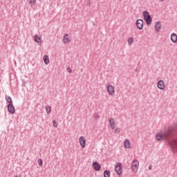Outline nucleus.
<instances>
[{"label": "nucleus", "instance_id": "obj_22", "mask_svg": "<svg viewBox=\"0 0 177 177\" xmlns=\"http://www.w3.org/2000/svg\"><path fill=\"white\" fill-rule=\"evenodd\" d=\"M128 44L129 45V46H131V45H132V44H133V37H129Z\"/></svg>", "mask_w": 177, "mask_h": 177}, {"label": "nucleus", "instance_id": "obj_12", "mask_svg": "<svg viewBox=\"0 0 177 177\" xmlns=\"http://www.w3.org/2000/svg\"><path fill=\"white\" fill-rule=\"evenodd\" d=\"M8 111H9V113H10V114H15L16 111V110L15 109V106L12 104L8 105Z\"/></svg>", "mask_w": 177, "mask_h": 177}, {"label": "nucleus", "instance_id": "obj_5", "mask_svg": "<svg viewBox=\"0 0 177 177\" xmlns=\"http://www.w3.org/2000/svg\"><path fill=\"white\" fill-rule=\"evenodd\" d=\"M106 91L111 96H113V95H115V87L114 86L109 84L106 87Z\"/></svg>", "mask_w": 177, "mask_h": 177}, {"label": "nucleus", "instance_id": "obj_30", "mask_svg": "<svg viewBox=\"0 0 177 177\" xmlns=\"http://www.w3.org/2000/svg\"><path fill=\"white\" fill-rule=\"evenodd\" d=\"M160 2H164L165 0H159Z\"/></svg>", "mask_w": 177, "mask_h": 177}, {"label": "nucleus", "instance_id": "obj_21", "mask_svg": "<svg viewBox=\"0 0 177 177\" xmlns=\"http://www.w3.org/2000/svg\"><path fill=\"white\" fill-rule=\"evenodd\" d=\"M29 3L30 6H35V3H37V0H29Z\"/></svg>", "mask_w": 177, "mask_h": 177}, {"label": "nucleus", "instance_id": "obj_17", "mask_svg": "<svg viewBox=\"0 0 177 177\" xmlns=\"http://www.w3.org/2000/svg\"><path fill=\"white\" fill-rule=\"evenodd\" d=\"M171 40L172 42H176L177 41V35L175 33H172L171 35Z\"/></svg>", "mask_w": 177, "mask_h": 177}, {"label": "nucleus", "instance_id": "obj_26", "mask_svg": "<svg viewBox=\"0 0 177 177\" xmlns=\"http://www.w3.org/2000/svg\"><path fill=\"white\" fill-rule=\"evenodd\" d=\"M100 118V116H99V114L96 113L94 115L95 120H99Z\"/></svg>", "mask_w": 177, "mask_h": 177}, {"label": "nucleus", "instance_id": "obj_3", "mask_svg": "<svg viewBox=\"0 0 177 177\" xmlns=\"http://www.w3.org/2000/svg\"><path fill=\"white\" fill-rule=\"evenodd\" d=\"M139 169V161L138 160H133L131 163V171L133 172H138Z\"/></svg>", "mask_w": 177, "mask_h": 177}, {"label": "nucleus", "instance_id": "obj_8", "mask_svg": "<svg viewBox=\"0 0 177 177\" xmlns=\"http://www.w3.org/2000/svg\"><path fill=\"white\" fill-rule=\"evenodd\" d=\"M157 87L158 89H160V91H164V89H165V84L164 83V81L159 80L157 84Z\"/></svg>", "mask_w": 177, "mask_h": 177}, {"label": "nucleus", "instance_id": "obj_1", "mask_svg": "<svg viewBox=\"0 0 177 177\" xmlns=\"http://www.w3.org/2000/svg\"><path fill=\"white\" fill-rule=\"evenodd\" d=\"M172 128L169 127L165 132H160L156 133V138L158 140H167V139H169V136H171V133L173 132Z\"/></svg>", "mask_w": 177, "mask_h": 177}, {"label": "nucleus", "instance_id": "obj_19", "mask_svg": "<svg viewBox=\"0 0 177 177\" xmlns=\"http://www.w3.org/2000/svg\"><path fill=\"white\" fill-rule=\"evenodd\" d=\"M46 111L47 114H50V113H52V108L50 107V106L47 105L46 106Z\"/></svg>", "mask_w": 177, "mask_h": 177}, {"label": "nucleus", "instance_id": "obj_16", "mask_svg": "<svg viewBox=\"0 0 177 177\" xmlns=\"http://www.w3.org/2000/svg\"><path fill=\"white\" fill-rule=\"evenodd\" d=\"M155 30L157 32H158V31H160V30H161V23H160V22L155 23Z\"/></svg>", "mask_w": 177, "mask_h": 177}, {"label": "nucleus", "instance_id": "obj_23", "mask_svg": "<svg viewBox=\"0 0 177 177\" xmlns=\"http://www.w3.org/2000/svg\"><path fill=\"white\" fill-rule=\"evenodd\" d=\"M104 177H110V171L109 170H106L104 172Z\"/></svg>", "mask_w": 177, "mask_h": 177}, {"label": "nucleus", "instance_id": "obj_20", "mask_svg": "<svg viewBox=\"0 0 177 177\" xmlns=\"http://www.w3.org/2000/svg\"><path fill=\"white\" fill-rule=\"evenodd\" d=\"M6 102H8V103H10V104H12V103H13V102L12 101V97L9 96L6 97Z\"/></svg>", "mask_w": 177, "mask_h": 177}, {"label": "nucleus", "instance_id": "obj_2", "mask_svg": "<svg viewBox=\"0 0 177 177\" xmlns=\"http://www.w3.org/2000/svg\"><path fill=\"white\" fill-rule=\"evenodd\" d=\"M142 16H143L144 20H145L147 26H150V24H151V21H152L150 14L148 12L145 11L142 12Z\"/></svg>", "mask_w": 177, "mask_h": 177}, {"label": "nucleus", "instance_id": "obj_14", "mask_svg": "<svg viewBox=\"0 0 177 177\" xmlns=\"http://www.w3.org/2000/svg\"><path fill=\"white\" fill-rule=\"evenodd\" d=\"M35 41L37 42V44H42V38L38 35H35L34 37Z\"/></svg>", "mask_w": 177, "mask_h": 177}, {"label": "nucleus", "instance_id": "obj_28", "mask_svg": "<svg viewBox=\"0 0 177 177\" xmlns=\"http://www.w3.org/2000/svg\"><path fill=\"white\" fill-rule=\"evenodd\" d=\"M115 133H120V129H115Z\"/></svg>", "mask_w": 177, "mask_h": 177}, {"label": "nucleus", "instance_id": "obj_13", "mask_svg": "<svg viewBox=\"0 0 177 177\" xmlns=\"http://www.w3.org/2000/svg\"><path fill=\"white\" fill-rule=\"evenodd\" d=\"M109 127L111 129H114V128H115V121L113 118H109Z\"/></svg>", "mask_w": 177, "mask_h": 177}, {"label": "nucleus", "instance_id": "obj_7", "mask_svg": "<svg viewBox=\"0 0 177 177\" xmlns=\"http://www.w3.org/2000/svg\"><path fill=\"white\" fill-rule=\"evenodd\" d=\"M136 26L138 30H143V20L138 19L136 22Z\"/></svg>", "mask_w": 177, "mask_h": 177}, {"label": "nucleus", "instance_id": "obj_29", "mask_svg": "<svg viewBox=\"0 0 177 177\" xmlns=\"http://www.w3.org/2000/svg\"><path fill=\"white\" fill-rule=\"evenodd\" d=\"M151 165H150L149 167V171H151Z\"/></svg>", "mask_w": 177, "mask_h": 177}, {"label": "nucleus", "instance_id": "obj_27", "mask_svg": "<svg viewBox=\"0 0 177 177\" xmlns=\"http://www.w3.org/2000/svg\"><path fill=\"white\" fill-rule=\"evenodd\" d=\"M67 71L69 73V74H71V73H73V70H71V68H67Z\"/></svg>", "mask_w": 177, "mask_h": 177}, {"label": "nucleus", "instance_id": "obj_6", "mask_svg": "<svg viewBox=\"0 0 177 177\" xmlns=\"http://www.w3.org/2000/svg\"><path fill=\"white\" fill-rule=\"evenodd\" d=\"M79 143L82 149H85V146L86 145V140H85V137L80 136L79 138Z\"/></svg>", "mask_w": 177, "mask_h": 177}, {"label": "nucleus", "instance_id": "obj_11", "mask_svg": "<svg viewBox=\"0 0 177 177\" xmlns=\"http://www.w3.org/2000/svg\"><path fill=\"white\" fill-rule=\"evenodd\" d=\"M169 145L171 147H172L174 150L175 149H177V138L173 139V140L169 142Z\"/></svg>", "mask_w": 177, "mask_h": 177}, {"label": "nucleus", "instance_id": "obj_25", "mask_svg": "<svg viewBox=\"0 0 177 177\" xmlns=\"http://www.w3.org/2000/svg\"><path fill=\"white\" fill-rule=\"evenodd\" d=\"M38 164L40 167H42L44 162H42V159H39L38 160Z\"/></svg>", "mask_w": 177, "mask_h": 177}, {"label": "nucleus", "instance_id": "obj_4", "mask_svg": "<svg viewBox=\"0 0 177 177\" xmlns=\"http://www.w3.org/2000/svg\"><path fill=\"white\" fill-rule=\"evenodd\" d=\"M115 171L119 176L122 174V164L118 162L115 165Z\"/></svg>", "mask_w": 177, "mask_h": 177}, {"label": "nucleus", "instance_id": "obj_9", "mask_svg": "<svg viewBox=\"0 0 177 177\" xmlns=\"http://www.w3.org/2000/svg\"><path fill=\"white\" fill-rule=\"evenodd\" d=\"M64 44H70L71 42V38L68 34H65L63 37Z\"/></svg>", "mask_w": 177, "mask_h": 177}, {"label": "nucleus", "instance_id": "obj_31", "mask_svg": "<svg viewBox=\"0 0 177 177\" xmlns=\"http://www.w3.org/2000/svg\"><path fill=\"white\" fill-rule=\"evenodd\" d=\"M15 177H21V176H15Z\"/></svg>", "mask_w": 177, "mask_h": 177}, {"label": "nucleus", "instance_id": "obj_18", "mask_svg": "<svg viewBox=\"0 0 177 177\" xmlns=\"http://www.w3.org/2000/svg\"><path fill=\"white\" fill-rule=\"evenodd\" d=\"M43 59L45 64H49V57L48 55H44Z\"/></svg>", "mask_w": 177, "mask_h": 177}, {"label": "nucleus", "instance_id": "obj_24", "mask_svg": "<svg viewBox=\"0 0 177 177\" xmlns=\"http://www.w3.org/2000/svg\"><path fill=\"white\" fill-rule=\"evenodd\" d=\"M53 125L54 128H57L58 127L57 122H56V120H53Z\"/></svg>", "mask_w": 177, "mask_h": 177}, {"label": "nucleus", "instance_id": "obj_15", "mask_svg": "<svg viewBox=\"0 0 177 177\" xmlns=\"http://www.w3.org/2000/svg\"><path fill=\"white\" fill-rule=\"evenodd\" d=\"M124 149H131V141L129 140H125L124 142Z\"/></svg>", "mask_w": 177, "mask_h": 177}, {"label": "nucleus", "instance_id": "obj_10", "mask_svg": "<svg viewBox=\"0 0 177 177\" xmlns=\"http://www.w3.org/2000/svg\"><path fill=\"white\" fill-rule=\"evenodd\" d=\"M93 167L94 171H100L102 166H100V164H99L98 162H94L93 163Z\"/></svg>", "mask_w": 177, "mask_h": 177}]
</instances>
